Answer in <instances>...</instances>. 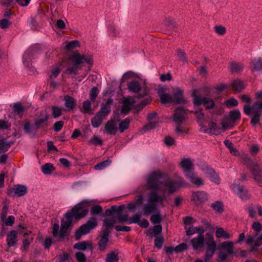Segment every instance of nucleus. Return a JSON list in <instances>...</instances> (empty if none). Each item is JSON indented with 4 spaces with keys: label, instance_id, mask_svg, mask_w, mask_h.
I'll list each match as a JSON object with an SVG mask.
<instances>
[{
    "label": "nucleus",
    "instance_id": "24",
    "mask_svg": "<svg viewBox=\"0 0 262 262\" xmlns=\"http://www.w3.org/2000/svg\"><path fill=\"white\" fill-rule=\"evenodd\" d=\"M117 126L115 122L112 120L108 121L104 126V132L108 134H116Z\"/></svg>",
    "mask_w": 262,
    "mask_h": 262
},
{
    "label": "nucleus",
    "instance_id": "43",
    "mask_svg": "<svg viewBox=\"0 0 262 262\" xmlns=\"http://www.w3.org/2000/svg\"><path fill=\"white\" fill-rule=\"evenodd\" d=\"M14 112L17 115H22L23 113L25 111L24 107L20 104V103H16L14 104Z\"/></svg>",
    "mask_w": 262,
    "mask_h": 262
},
{
    "label": "nucleus",
    "instance_id": "5",
    "mask_svg": "<svg viewBox=\"0 0 262 262\" xmlns=\"http://www.w3.org/2000/svg\"><path fill=\"white\" fill-rule=\"evenodd\" d=\"M89 200H83L80 203L76 205L70 211L67 212L68 215H71L75 220H79L85 216L89 212L86 207L90 203Z\"/></svg>",
    "mask_w": 262,
    "mask_h": 262
},
{
    "label": "nucleus",
    "instance_id": "29",
    "mask_svg": "<svg viewBox=\"0 0 262 262\" xmlns=\"http://www.w3.org/2000/svg\"><path fill=\"white\" fill-rule=\"evenodd\" d=\"M205 230L202 227H191L186 229V234L188 236L192 235L195 233H199V234H203Z\"/></svg>",
    "mask_w": 262,
    "mask_h": 262
},
{
    "label": "nucleus",
    "instance_id": "60",
    "mask_svg": "<svg viewBox=\"0 0 262 262\" xmlns=\"http://www.w3.org/2000/svg\"><path fill=\"white\" fill-rule=\"evenodd\" d=\"M11 24V23L7 19H3L0 20V27L3 29L8 28Z\"/></svg>",
    "mask_w": 262,
    "mask_h": 262
},
{
    "label": "nucleus",
    "instance_id": "64",
    "mask_svg": "<svg viewBox=\"0 0 262 262\" xmlns=\"http://www.w3.org/2000/svg\"><path fill=\"white\" fill-rule=\"evenodd\" d=\"M252 229L256 231L259 232L262 230V224L258 222H254L252 225Z\"/></svg>",
    "mask_w": 262,
    "mask_h": 262
},
{
    "label": "nucleus",
    "instance_id": "47",
    "mask_svg": "<svg viewBox=\"0 0 262 262\" xmlns=\"http://www.w3.org/2000/svg\"><path fill=\"white\" fill-rule=\"evenodd\" d=\"M164 238L161 235H156L155 239V245L158 248L161 249L163 244Z\"/></svg>",
    "mask_w": 262,
    "mask_h": 262
},
{
    "label": "nucleus",
    "instance_id": "30",
    "mask_svg": "<svg viewBox=\"0 0 262 262\" xmlns=\"http://www.w3.org/2000/svg\"><path fill=\"white\" fill-rule=\"evenodd\" d=\"M75 249L85 250L86 249H89L91 251H92L93 248L92 245L88 242H81L75 244L74 245Z\"/></svg>",
    "mask_w": 262,
    "mask_h": 262
},
{
    "label": "nucleus",
    "instance_id": "54",
    "mask_svg": "<svg viewBox=\"0 0 262 262\" xmlns=\"http://www.w3.org/2000/svg\"><path fill=\"white\" fill-rule=\"evenodd\" d=\"M225 103L227 107H231L237 106L238 105V101L235 98H232L226 101Z\"/></svg>",
    "mask_w": 262,
    "mask_h": 262
},
{
    "label": "nucleus",
    "instance_id": "31",
    "mask_svg": "<svg viewBox=\"0 0 262 262\" xmlns=\"http://www.w3.org/2000/svg\"><path fill=\"white\" fill-rule=\"evenodd\" d=\"M216 237L218 238H223L225 239H229L232 237L231 234L225 231L222 228H217L215 231Z\"/></svg>",
    "mask_w": 262,
    "mask_h": 262
},
{
    "label": "nucleus",
    "instance_id": "3",
    "mask_svg": "<svg viewBox=\"0 0 262 262\" xmlns=\"http://www.w3.org/2000/svg\"><path fill=\"white\" fill-rule=\"evenodd\" d=\"M166 198L165 195H160L152 190L148 195V202L143 206L142 214L144 215H148L156 213L158 211V205L162 204Z\"/></svg>",
    "mask_w": 262,
    "mask_h": 262
},
{
    "label": "nucleus",
    "instance_id": "40",
    "mask_svg": "<svg viewBox=\"0 0 262 262\" xmlns=\"http://www.w3.org/2000/svg\"><path fill=\"white\" fill-rule=\"evenodd\" d=\"M63 108L57 106H53L51 107L53 116L54 118H57L62 115Z\"/></svg>",
    "mask_w": 262,
    "mask_h": 262
},
{
    "label": "nucleus",
    "instance_id": "38",
    "mask_svg": "<svg viewBox=\"0 0 262 262\" xmlns=\"http://www.w3.org/2000/svg\"><path fill=\"white\" fill-rule=\"evenodd\" d=\"M130 119L129 118H126L122 120L119 124V130L120 133H123L128 128Z\"/></svg>",
    "mask_w": 262,
    "mask_h": 262
},
{
    "label": "nucleus",
    "instance_id": "48",
    "mask_svg": "<svg viewBox=\"0 0 262 262\" xmlns=\"http://www.w3.org/2000/svg\"><path fill=\"white\" fill-rule=\"evenodd\" d=\"M108 242V239L101 237L98 243L99 249L101 251H103L105 249Z\"/></svg>",
    "mask_w": 262,
    "mask_h": 262
},
{
    "label": "nucleus",
    "instance_id": "39",
    "mask_svg": "<svg viewBox=\"0 0 262 262\" xmlns=\"http://www.w3.org/2000/svg\"><path fill=\"white\" fill-rule=\"evenodd\" d=\"M111 162L112 160L111 159H107L96 165L94 168L96 170H102L107 167Z\"/></svg>",
    "mask_w": 262,
    "mask_h": 262
},
{
    "label": "nucleus",
    "instance_id": "53",
    "mask_svg": "<svg viewBox=\"0 0 262 262\" xmlns=\"http://www.w3.org/2000/svg\"><path fill=\"white\" fill-rule=\"evenodd\" d=\"M98 95V89L97 87H93L90 93V98L91 101H94Z\"/></svg>",
    "mask_w": 262,
    "mask_h": 262
},
{
    "label": "nucleus",
    "instance_id": "21",
    "mask_svg": "<svg viewBox=\"0 0 262 262\" xmlns=\"http://www.w3.org/2000/svg\"><path fill=\"white\" fill-rule=\"evenodd\" d=\"M185 176L191 183L198 187L204 185V182L202 179L200 177H198L197 173L194 172V171L186 174Z\"/></svg>",
    "mask_w": 262,
    "mask_h": 262
},
{
    "label": "nucleus",
    "instance_id": "34",
    "mask_svg": "<svg viewBox=\"0 0 262 262\" xmlns=\"http://www.w3.org/2000/svg\"><path fill=\"white\" fill-rule=\"evenodd\" d=\"M250 68L252 70H261L262 69V58L255 59L251 63Z\"/></svg>",
    "mask_w": 262,
    "mask_h": 262
},
{
    "label": "nucleus",
    "instance_id": "25",
    "mask_svg": "<svg viewBox=\"0 0 262 262\" xmlns=\"http://www.w3.org/2000/svg\"><path fill=\"white\" fill-rule=\"evenodd\" d=\"M220 247L221 249L224 250L228 254L234 253L233 243L232 241L223 242L220 244Z\"/></svg>",
    "mask_w": 262,
    "mask_h": 262
},
{
    "label": "nucleus",
    "instance_id": "12",
    "mask_svg": "<svg viewBox=\"0 0 262 262\" xmlns=\"http://www.w3.org/2000/svg\"><path fill=\"white\" fill-rule=\"evenodd\" d=\"M27 192V188L22 185H16L12 188L9 193L13 196L20 197L24 196Z\"/></svg>",
    "mask_w": 262,
    "mask_h": 262
},
{
    "label": "nucleus",
    "instance_id": "46",
    "mask_svg": "<svg viewBox=\"0 0 262 262\" xmlns=\"http://www.w3.org/2000/svg\"><path fill=\"white\" fill-rule=\"evenodd\" d=\"M211 207L215 211L222 212L223 210V205L221 202L216 201L211 204Z\"/></svg>",
    "mask_w": 262,
    "mask_h": 262
},
{
    "label": "nucleus",
    "instance_id": "61",
    "mask_svg": "<svg viewBox=\"0 0 262 262\" xmlns=\"http://www.w3.org/2000/svg\"><path fill=\"white\" fill-rule=\"evenodd\" d=\"M82 108L85 113H89L91 109V102L89 100L84 101L82 104Z\"/></svg>",
    "mask_w": 262,
    "mask_h": 262
},
{
    "label": "nucleus",
    "instance_id": "28",
    "mask_svg": "<svg viewBox=\"0 0 262 262\" xmlns=\"http://www.w3.org/2000/svg\"><path fill=\"white\" fill-rule=\"evenodd\" d=\"M231 86L235 91L241 92L245 88V85L243 82L239 79L234 80L231 83Z\"/></svg>",
    "mask_w": 262,
    "mask_h": 262
},
{
    "label": "nucleus",
    "instance_id": "10",
    "mask_svg": "<svg viewBox=\"0 0 262 262\" xmlns=\"http://www.w3.org/2000/svg\"><path fill=\"white\" fill-rule=\"evenodd\" d=\"M193 103L194 106H200L203 104L207 109L213 108L215 105L214 101L212 99L199 96H195L194 97Z\"/></svg>",
    "mask_w": 262,
    "mask_h": 262
},
{
    "label": "nucleus",
    "instance_id": "33",
    "mask_svg": "<svg viewBox=\"0 0 262 262\" xmlns=\"http://www.w3.org/2000/svg\"><path fill=\"white\" fill-rule=\"evenodd\" d=\"M128 90L134 93L139 92L141 89L140 85L138 81L134 80L127 84Z\"/></svg>",
    "mask_w": 262,
    "mask_h": 262
},
{
    "label": "nucleus",
    "instance_id": "27",
    "mask_svg": "<svg viewBox=\"0 0 262 262\" xmlns=\"http://www.w3.org/2000/svg\"><path fill=\"white\" fill-rule=\"evenodd\" d=\"M64 100L65 106L69 110H73L77 104L76 100L68 95L64 96Z\"/></svg>",
    "mask_w": 262,
    "mask_h": 262
},
{
    "label": "nucleus",
    "instance_id": "16",
    "mask_svg": "<svg viewBox=\"0 0 262 262\" xmlns=\"http://www.w3.org/2000/svg\"><path fill=\"white\" fill-rule=\"evenodd\" d=\"M192 200L196 205H199L207 200V194L204 191L194 192L192 194Z\"/></svg>",
    "mask_w": 262,
    "mask_h": 262
},
{
    "label": "nucleus",
    "instance_id": "1",
    "mask_svg": "<svg viewBox=\"0 0 262 262\" xmlns=\"http://www.w3.org/2000/svg\"><path fill=\"white\" fill-rule=\"evenodd\" d=\"M163 173L160 171L150 172L146 178L147 187L154 191H159L162 194H171L176 191L180 187L187 184L182 178H179L177 180L167 178L163 182L160 180L163 178Z\"/></svg>",
    "mask_w": 262,
    "mask_h": 262
},
{
    "label": "nucleus",
    "instance_id": "26",
    "mask_svg": "<svg viewBox=\"0 0 262 262\" xmlns=\"http://www.w3.org/2000/svg\"><path fill=\"white\" fill-rule=\"evenodd\" d=\"M17 232L14 230L10 231L7 237V243L9 246H14L17 243Z\"/></svg>",
    "mask_w": 262,
    "mask_h": 262
},
{
    "label": "nucleus",
    "instance_id": "52",
    "mask_svg": "<svg viewBox=\"0 0 262 262\" xmlns=\"http://www.w3.org/2000/svg\"><path fill=\"white\" fill-rule=\"evenodd\" d=\"M102 140L98 136H94L89 141V143L94 145H102Z\"/></svg>",
    "mask_w": 262,
    "mask_h": 262
},
{
    "label": "nucleus",
    "instance_id": "36",
    "mask_svg": "<svg viewBox=\"0 0 262 262\" xmlns=\"http://www.w3.org/2000/svg\"><path fill=\"white\" fill-rule=\"evenodd\" d=\"M55 169L53 165L50 163H46L41 166V171L45 174L52 173Z\"/></svg>",
    "mask_w": 262,
    "mask_h": 262
},
{
    "label": "nucleus",
    "instance_id": "2",
    "mask_svg": "<svg viewBox=\"0 0 262 262\" xmlns=\"http://www.w3.org/2000/svg\"><path fill=\"white\" fill-rule=\"evenodd\" d=\"M69 59L71 62L72 66L68 67L65 73L69 75L78 74L77 70L81 69V67L84 66L85 63L89 65H92L93 60L91 56L85 54H80L79 53L75 52Z\"/></svg>",
    "mask_w": 262,
    "mask_h": 262
},
{
    "label": "nucleus",
    "instance_id": "15",
    "mask_svg": "<svg viewBox=\"0 0 262 262\" xmlns=\"http://www.w3.org/2000/svg\"><path fill=\"white\" fill-rule=\"evenodd\" d=\"M200 130L204 133H209L215 135H217L221 133L220 128L217 127L216 124L213 122H210L208 124V128L202 126Z\"/></svg>",
    "mask_w": 262,
    "mask_h": 262
},
{
    "label": "nucleus",
    "instance_id": "20",
    "mask_svg": "<svg viewBox=\"0 0 262 262\" xmlns=\"http://www.w3.org/2000/svg\"><path fill=\"white\" fill-rule=\"evenodd\" d=\"M186 110L182 107L177 108L173 114V121L178 124H180L185 119Z\"/></svg>",
    "mask_w": 262,
    "mask_h": 262
},
{
    "label": "nucleus",
    "instance_id": "59",
    "mask_svg": "<svg viewBox=\"0 0 262 262\" xmlns=\"http://www.w3.org/2000/svg\"><path fill=\"white\" fill-rule=\"evenodd\" d=\"M78 46H79V42L76 40L70 41L68 43H67V44L66 45V48L69 50H72L74 48H75L77 47H78Z\"/></svg>",
    "mask_w": 262,
    "mask_h": 262
},
{
    "label": "nucleus",
    "instance_id": "58",
    "mask_svg": "<svg viewBox=\"0 0 262 262\" xmlns=\"http://www.w3.org/2000/svg\"><path fill=\"white\" fill-rule=\"evenodd\" d=\"M198 106H194L195 111L194 112V114L198 120H201L203 119L204 117V114L202 112V109L201 108H196Z\"/></svg>",
    "mask_w": 262,
    "mask_h": 262
},
{
    "label": "nucleus",
    "instance_id": "8",
    "mask_svg": "<svg viewBox=\"0 0 262 262\" xmlns=\"http://www.w3.org/2000/svg\"><path fill=\"white\" fill-rule=\"evenodd\" d=\"M244 112L248 116L251 115L261 116L262 114V103L256 102L252 106L249 104L244 106Z\"/></svg>",
    "mask_w": 262,
    "mask_h": 262
},
{
    "label": "nucleus",
    "instance_id": "44",
    "mask_svg": "<svg viewBox=\"0 0 262 262\" xmlns=\"http://www.w3.org/2000/svg\"><path fill=\"white\" fill-rule=\"evenodd\" d=\"M111 111L110 106L103 104L100 110L97 113L105 118L111 112Z\"/></svg>",
    "mask_w": 262,
    "mask_h": 262
},
{
    "label": "nucleus",
    "instance_id": "57",
    "mask_svg": "<svg viewBox=\"0 0 262 262\" xmlns=\"http://www.w3.org/2000/svg\"><path fill=\"white\" fill-rule=\"evenodd\" d=\"M243 69V65L239 63H233L231 64V70L233 72L241 71Z\"/></svg>",
    "mask_w": 262,
    "mask_h": 262
},
{
    "label": "nucleus",
    "instance_id": "32",
    "mask_svg": "<svg viewBox=\"0 0 262 262\" xmlns=\"http://www.w3.org/2000/svg\"><path fill=\"white\" fill-rule=\"evenodd\" d=\"M104 118L101 115L97 113L96 116L91 119L92 126L94 128L98 127L102 124V121Z\"/></svg>",
    "mask_w": 262,
    "mask_h": 262
},
{
    "label": "nucleus",
    "instance_id": "41",
    "mask_svg": "<svg viewBox=\"0 0 262 262\" xmlns=\"http://www.w3.org/2000/svg\"><path fill=\"white\" fill-rule=\"evenodd\" d=\"M12 144V142H7L4 140L0 141V153L7 151L9 149Z\"/></svg>",
    "mask_w": 262,
    "mask_h": 262
},
{
    "label": "nucleus",
    "instance_id": "11",
    "mask_svg": "<svg viewBox=\"0 0 262 262\" xmlns=\"http://www.w3.org/2000/svg\"><path fill=\"white\" fill-rule=\"evenodd\" d=\"M251 173L254 181L260 186H262V170L258 165L254 164L253 167L250 168Z\"/></svg>",
    "mask_w": 262,
    "mask_h": 262
},
{
    "label": "nucleus",
    "instance_id": "18",
    "mask_svg": "<svg viewBox=\"0 0 262 262\" xmlns=\"http://www.w3.org/2000/svg\"><path fill=\"white\" fill-rule=\"evenodd\" d=\"M141 215L139 214H135L134 215L129 221L128 224L137 223L140 227L146 228L148 227L149 223L147 220L143 219L140 220Z\"/></svg>",
    "mask_w": 262,
    "mask_h": 262
},
{
    "label": "nucleus",
    "instance_id": "17",
    "mask_svg": "<svg viewBox=\"0 0 262 262\" xmlns=\"http://www.w3.org/2000/svg\"><path fill=\"white\" fill-rule=\"evenodd\" d=\"M135 103L136 101L131 97L124 99L122 102V106L121 110V113L127 114Z\"/></svg>",
    "mask_w": 262,
    "mask_h": 262
},
{
    "label": "nucleus",
    "instance_id": "62",
    "mask_svg": "<svg viewBox=\"0 0 262 262\" xmlns=\"http://www.w3.org/2000/svg\"><path fill=\"white\" fill-rule=\"evenodd\" d=\"M187 248V246L185 243H182L175 247L176 252L180 253L183 252Z\"/></svg>",
    "mask_w": 262,
    "mask_h": 262
},
{
    "label": "nucleus",
    "instance_id": "42",
    "mask_svg": "<svg viewBox=\"0 0 262 262\" xmlns=\"http://www.w3.org/2000/svg\"><path fill=\"white\" fill-rule=\"evenodd\" d=\"M33 239V237L32 236H30L26 237L23 241V245L21 247L22 250H26L29 247L31 244L32 242Z\"/></svg>",
    "mask_w": 262,
    "mask_h": 262
},
{
    "label": "nucleus",
    "instance_id": "14",
    "mask_svg": "<svg viewBox=\"0 0 262 262\" xmlns=\"http://www.w3.org/2000/svg\"><path fill=\"white\" fill-rule=\"evenodd\" d=\"M173 103L184 104L186 101L183 96V91L180 88H176L173 93Z\"/></svg>",
    "mask_w": 262,
    "mask_h": 262
},
{
    "label": "nucleus",
    "instance_id": "55",
    "mask_svg": "<svg viewBox=\"0 0 262 262\" xmlns=\"http://www.w3.org/2000/svg\"><path fill=\"white\" fill-rule=\"evenodd\" d=\"M60 70L58 67L54 68L51 71L49 77L51 79H55L59 74Z\"/></svg>",
    "mask_w": 262,
    "mask_h": 262
},
{
    "label": "nucleus",
    "instance_id": "56",
    "mask_svg": "<svg viewBox=\"0 0 262 262\" xmlns=\"http://www.w3.org/2000/svg\"><path fill=\"white\" fill-rule=\"evenodd\" d=\"M117 222V220L115 218H107L104 221V225L107 227L110 228L112 227Z\"/></svg>",
    "mask_w": 262,
    "mask_h": 262
},
{
    "label": "nucleus",
    "instance_id": "37",
    "mask_svg": "<svg viewBox=\"0 0 262 262\" xmlns=\"http://www.w3.org/2000/svg\"><path fill=\"white\" fill-rule=\"evenodd\" d=\"M118 253L117 252H112L106 255L105 262H118Z\"/></svg>",
    "mask_w": 262,
    "mask_h": 262
},
{
    "label": "nucleus",
    "instance_id": "22",
    "mask_svg": "<svg viewBox=\"0 0 262 262\" xmlns=\"http://www.w3.org/2000/svg\"><path fill=\"white\" fill-rule=\"evenodd\" d=\"M204 174L211 181L217 184L220 183V179L215 171L211 167L208 166L206 167L204 171Z\"/></svg>",
    "mask_w": 262,
    "mask_h": 262
},
{
    "label": "nucleus",
    "instance_id": "49",
    "mask_svg": "<svg viewBox=\"0 0 262 262\" xmlns=\"http://www.w3.org/2000/svg\"><path fill=\"white\" fill-rule=\"evenodd\" d=\"M229 117L231 120L236 121L241 118V113L238 110L231 111L229 114Z\"/></svg>",
    "mask_w": 262,
    "mask_h": 262
},
{
    "label": "nucleus",
    "instance_id": "50",
    "mask_svg": "<svg viewBox=\"0 0 262 262\" xmlns=\"http://www.w3.org/2000/svg\"><path fill=\"white\" fill-rule=\"evenodd\" d=\"M157 213L152 214L150 217V221L152 224H159L161 222L162 219L158 210Z\"/></svg>",
    "mask_w": 262,
    "mask_h": 262
},
{
    "label": "nucleus",
    "instance_id": "45",
    "mask_svg": "<svg viewBox=\"0 0 262 262\" xmlns=\"http://www.w3.org/2000/svg\"><path fill=\"white\" fill-rule=\"evenodd\" d=\"M102 211V208L98 205H95L92 207L90 212L92 215L100 214Z\"/></svg>",
    "mask_w": 262,
    "mask_h": 262
},
{
    "label": "nucleus",
    "instance_id": "9",
    "mask_svg": "<svg viewBox=\"0 0 262 262\" xmlns=\"http://www.w3.org/2000/svg\"><path fill=\"white\" fill-rule=\"evenodd\" d=\"M231 187L232 191L242 200L246 201L250 198V195L248 190L244 186L237 184H233Z\"/></svg>",
    "mask_w": 262,
    "mask_h": 262
},
{
    "label": "nucleus",
    "instance_id": "19",
    "mask_svg": "<svg viewBox=\"0 0 262 262\" xmlns=\"http://www.w3.org/2000/svg\"><path fill=\"white\" fill-rule=\"evenodd\" d=\"M180 165L183 169L185 176L193 171V165L192 161L190 159H183L181 161Z\"/></svg>",
    "mask_w": 262,
    "mask_h": 262
},
{
    "label": "nucleus",
    "instance_id": "13",
    "mask_svg": "<svg viewBox=\"0 0 262 262\" xmlns=\"http://www.w3.org/2000/svg\"><path fill=\"white\" fill-rule=\"evenodd\" d=\"M190 243L194 250H199L204 246V237L203 234H199L196 237L193 238Z\"/></svg>",
    "mask_w": 262,
    "mask_h": 262
},
{
    "label": "nucleus",
    "instance_id": "7",
    "mask_svg": "<svg viewBox=\"0 0 262 262\" xmlns=\"http://www.w3.org/2000/svg\"><path fill=\"white\" fill-rule=\"evenodd\" d=\"M205 243L207 246L206 251L205 255L206 260L210 259L214 255L216 250V243L214 239L212 234L206 233Z\"/></svg>",
    "mask_w": 262,
    "mask_h": 262
},
{
    "label": "nucleus",
    "instance_id": "6",
    "mask_svg": "<svg viewBox=\"0 0 262 262\" xmlns=\"http://www.w3.org/2000/svg\"><path fill=\"white\" fill-rule=\"evenodd\" d=\"M97 221L95 218H90L85 224L81 225L76 231V238L79 239L82 235L89 233L91 230L97 227Z\"/></svg>",
    "mask_w": 262,
    "mask_h": 262
},
{
    "label": "nucleus",
    "instance_id": "63",
    "mask_svg": "<svg viewBox=\"0 0 262 262\" xmlns=\"http://www.w3.org/2000/svg\"><path fill=\"white\" fill-rule=\"evenodd\" d=\"M177 55L180 60H181L183 62H186L187 61V58L186 57L185 53L184 51L178 50L177 51Z\"/></svg>",
    "mask_w": 262,
    "mask_h": 262
},
{
    "label": "nucleus",
    "instance_id": "4",
    "mask_svg": "<svg viewBox=\"0 0 262 262\" xmlns=\"http://www.w3.org/2000/svg\"><path fill=\"white\" fill-rule=\"evenodd\" d=\"M73 219L72 216L68 215L67 212L64 218L61 220V228L59 232L58 224H54L52 228L54 237L57 238L59 241H63L67 235V231L73 221Z\"/></svg>",
    "mask_w": 262,
    "mask_h": 262
},
{
    "label": "nucleus",
    "instance_id": "23",
    "mask_svg": "<svg viewBox=\"0 0 262 262\" xmlns=\"http://www.w3.org/2000/svg\"><path fill=\"white\" fill-rule=\"evenodd\" d=\"M158 94L162 103L167 104L168 103H172V96L169 94L165 93L163 88L159 90Z\"/></svg>",
    "mask_w": 262,
    "mask_h": 262
},
{
    "label": "nucleus",
    "instance_id": "51",
    "mask_svg": "<svg viewBox=\"0 0 262 262\" xmlns=\"http://www.w3.org/2000/svg\"><path fill=\"white\" fill-rule=\"evenodd\" d=\"M130 220V219H128V215L127 214H121L120 213H118L116 217L117 221L120 223H128V221Z\"/></svg>",
    "mask_w": 262,
    "mask_h": 262
},
{
    "label": "nucleus",
    "instance_id": "35",
    "mask_svg": "<svg viewBox=\"0 0 262 262\" xmlns=\"http://www.w3.org/2000/svg\"><path fill=\"white\" fill-rule=\"evenodd\" d=\"M48 119L49 115L47 114H41L40 117L36 119L34 125L38 128L42 124L46 122Z\"/></svg>",
    "mask_w": 262,
    "mask_h": 262
}]
</instances>
